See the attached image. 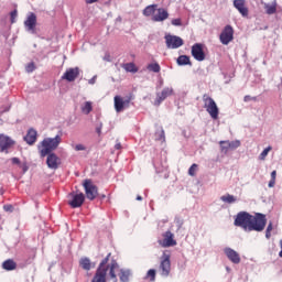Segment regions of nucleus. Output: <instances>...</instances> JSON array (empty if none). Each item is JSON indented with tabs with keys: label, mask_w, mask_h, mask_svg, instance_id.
<instances>
[{
	"label": "nucleus",
	"mask_w": 282,
	"mask_h": 282,
	"mask_svg": "<svg viewBox=\"0 0 282 282\" xmlns=\"http://www.w3.org/2000/svg\"><path fill=\"white\" fill-rule=\"evenodd\" d=\"M268 224V218H265L264 214L257 213L252 216L248 212H239L236 215L234 226L238 228H243L248 232H263L265 230V225Z\"/></svg>",
	"instance_id": "f257e3e1"
},
{
	"label": "nucleus",
	"mask_w": 282,
	"mask_h": 282,
	"mask_svg": "<svg viewBox=\"0 0 282 282\" xmlns=\"http://www.w3.org/2000/svg\"><path fill=\"white\" fill-rule=\"evenodd\" d=\"M63 142V139L59 134H57L55 138H46L44 139L41 144L39 145V151L41 153L42 158H45L46 155H50L52 151H56L58 149V144Z\"/></svg>",
	"instance_id": "f03ea898"
},
{
	"label": "nucleus",
	"mask_w": 282,
	"mask_h": 282,
	"mask_svg": "<svg viewBox=\"0 0 282 282\" xmlns=\"http://www.w3.org/2000/svg\"><path fill=\"white\" fill-rule=\"evenodd\" d=\"M203 102L204 108L206 109L207 113H209L213 120H218L219 118V107H217V102L207 94L203 95Z\"/></svg>",
	"instance_id": "7ed1b4c3"
},
{
	"label": "nucleus",
	"mask_w": 282,
	"mask_h": 282,
	"mask_svg": "<svg viewBox=\"0 0 282 282\" xmlns=\"http://www.w3.org/2000/svg\"><path fill=\"white\" fill-rule=\"evenodd\" d=\"M158 272L159 274H161V276H164V278L171 274V254L167 253L166 251H164L160 258Z\"/></svg>",
	"instance_id": "20e7f679"
},
{
	"label": "nucleus",
	"mask_w": 282,
	"mask_h": 282,
	"mask_svg": "<svg viewBox=\"0 0 282 282\" xmlns=\"http://www.w3.org/2000/svg\"><path fill=\"white\" fill-rule=\"evenodd\" d=\"M83 187L85 189V195L87 199H89L90 202H94V199L98 197V186L94 184V181H91V178L84 180Z\"/></svg>",
	"instance_id": "39448f33"
},
{
	"label": "nucleus",
	"mask_w": 282,
	"mask_h": 282,
	"mask_svg": "<svg viewBox=\"0 0 282 282\" xmlns=\"http://www.w3.org/2000/svg\"><path fill=\"white\" fill-rule=\"evenodd\" d=\"M163 239L158 240L159 246L161 248H173V246H177V240H175V235L171 232V230L162 234Z\"/></svg>",
	"instance_id": "423d86ee"
},
{
	"label": "nucleus",
	"mask_w": 282,
	"mask_h": 282,
	"mask_svg": "<svg viewBox=\"0 0 282 282\" xmlns=\"http://www.w3.org/2000/svg\"><path fill=\"white\" fill-rule=\"evenodd\" d=\"M235 39V30L230 24L226 25L219 35V41L223 45H228Z\"/></svg>",
	"instance_id": "0eeeda50"
},
{
	"label": "nucleus",
	"mask_w": 282,
	"mask_h": 282,
	"mask_svg": "<svg viewBox=\"0 0 282 282\" xmlns=\"http://www.w3.org/2000/svg\"><path fill=\"white\" fill-rule=\"evenodd\" d=\"M165 44L167 50H177L184 45V40L177 35H165Z\"/></svg>",
	"instance_id": "6e6552de"
},
{
	"label": "nucleus",
	"mask_w": 282,
	"mask_h": 282,
	"mask_svg": "<svg viewBox=\"0 0 282 282\" xmlns=\"http://www.w3.org/2000/svg\"><path fill=\"white\" fill-rule=\"evenodd\" d=\"M132 97H128L127 99L115 96L113 102H115V111L117 113H121V111H124V109H128L129 105H131Z\"/></svg>",
	"instance_id": "1a4fd4ad"
},
{
	"label": "nucleus",
	"mask_w": 282,
	"mask_h": 282,
	"mask_svg": "<svg viewBox=\"0 0 282 282\" xmlns=\"http://www.w3.org/2000/svg\"><path fill=\"white\" fill-rule=\"evenodd\" d=\"M192 56L195 61L202 63V61H206V53L204 52V44L195 43L192 46Z\"/></svg>",
	"instance_id": "9d476101"
},
{
	"label": "nucleus",
	"mask_w": 282,
	"mask_h": 282,
	"mask_svg": "<svg viewBox=\"0 0 282 282\" xmlns=\"http://www.w3.org/2000/svg\"><path fill=\"white\" fill-rule=\"evenodd\" d=\"M83 204H85V194H70V199L68 200L70 208H80Z\"/></svg>",
	"instance_id": "9b49d317"
},
{
	"label": "nucleus",
	"mask_w": 282,
	"mask_h": 282,
	"mask_svg": "<svg viewBox=\"0 0 282 282\" xmlns=\"http://www.w3.org/2000/svg\"><path fill=\"white\" fill-rule=\"evenodd\" d=\"M14 147V140L12 138L0 134V151L1 153H8V149H12Z\"/></svg>",
	"instance_id": "f8f14e48"
},
{
	"label": "nucleus",
	"mask_w": 282,
	"mask_h": 282,
	"mask_svg": "<svg viewBox=\"0 0 282 282\" xmlns=\"http://www.w3.org/2000/svg\"><path fill=\"white\" fill-rule=\"evenodd\" d=\"M78 76H80V68L74 67V68H68L62 76V79L67 80L68 83H74V80H76Z\"/></svg>",
	"instance_id": "ddd939ff"
},
{
	"label": "nucleus",
	"mask_w": 282,
	"mask_h": 282,
	"mask_svg": "<svg viewBox=\"0 0 282 282\" xmlns=\"http://www.w3.org/2000/svg\"><path fill=\"white\" fill-rule=\"evenodd\" d=\"M46 164L48 169H53V171H56L58 166H61V158L56 155L55 153H50L46 159Z\"/></svg>",
	"instance_id": "4468645a"
},
{
	"label": "nucleus",
	"mask_w": 282,
	"mask_h": 282,
	"mask_svg": "<svg viewBox=\"0 0 282 282\" xmlns=\"http://www.w3.org/2000/svg\"><path fill=\"white\" fill-rule=\"evenodd\" d=\"M224 252L226 257L229 259V261H231V263H236V264L241 263V257L237 251H235V249L227 247L224 249Z\"/></svg>",
	"instance_id": "2eb2a0df"
},
{
	"label": "nucleus",
	"mask_w": 282,
	"mask_h": 282,
	"mask_svg": "<svg viewBox=\"0 0 282 282\" xmlns=\"http://www.w3.org/2000/svg\"><path fill=\"white\" fill-rule=\"evenodd\" d=\"M24 28L29 31V32H34V30H36V14L31 12L29 13V15L26 17V20L24 21Z\"/></svg>",
	"instance_id": "dca6fc26"
},
{
	"label": "nucleus",
	"mask_w": 282,
	"mask_h": 282,
	"mask_svg": "<svg viewBox=\"0 0 282 282\" xmlns=\"http://www.w3.org/2000/svg\"><path fill=\"white\" fill-rule=\"evenodd\" d=\"M169 96H173V88H164L161 94H158L154 105H156V107H160V105H162V102H164V100H166Z\"/></svg>",
	"instance_id": "f3484780"
},
{
	"label": "nucleus",
	"mask_w": 282,
	"mask_h": 282,
	"mask_svg": "<svg viewBox=\"0 0 282 282\" xmlns=\"http://www.w3.org/2000/svg\"><path fill=\"white\" fill-rule=\"evenodd\" d=\"M234 8L240 12L241 17H248L249 10L246 6V0H234Z\"/></svg>",
	"instance_id": "a211bd4d"
},
{
	"label": "nucleus",
	"mask_w": 282,
	"mask_h": 282,
	"mask_svg": "<svg viewBox=\"0 0 282 282\" xmlns=\"http://www.w3.org/2000/svg\"><path fill=\"white\" fill-rule=\"evenodd\" d=\"M166 19H169V11H166V9L164 8L156 9V14L152 17V21H154L155 23L166 21Z\"/></svg>",
	"instance_id": "6ab92c4d"
},
{
	"label": "nucleus",
	"mask_w": 282,
	"mask_h": 282,
	"mask_svg": "<svg viewBox=\"0 0 282 282\" xmlns=\"http://www.w3.org/2000/svg\"><path fill=\"white\" fill-rule=\"evenodd\" d=\"M263 9L265 14L272 15V14H276V8H278V3L276 0H273L271 3L268 2H263Z\"/></svg>",
	"instance_id": "aec40b11"
},
{
	"label": "nucleus",
	"mask_w": 282,
	"mask_h": 282,
	"mask_svg": "<svg viewBox=\"0 0 282 282\" xmlns=\"http://www.w3.org/2000/svg\"><path fill=\"white\" fill-rule=\"evenodd\" d=\"M79 265L83 270H86L87 272H89L91 268H96V264L91 263V260L89 258H82L79 260Z\"/></svg>",
	"instance_id": "412c9836"
},
{
	"label": "nucleus",
	"mask_w": 282,
	"mask_h": 282,
	"mask_svg": "<svg viewBox=\"0 0 282 282\" xmlns=\"http://www.w3.org/2000/svg\"><path fill=\"white\" fill-rule=\"evenodd\" d=\"M36 130L34 129H30L26 133V135L24 137V140L26 143H29L30 145L34 144V142H36Z\"/></svg>",
	"instance_id": "4be33fe9"
},
{
	"label": "nucleus",
	"mask_w": 282,
	"mask_h": 282,
	"mask_svg": "<svg viewBox=\"0 0 282 282\" xmlns=\"http://www.w3.org/2000/svg\"><path fill=\"white\" fill-rule=\"evenodd\" d=\"M177 65L184 66L189 65V67L193 66V62H191V57L187 55H180L176 59Z\"/></svg>",
	"instance_id": "5701e85b"
},
{
	"label": "nucleus",
	"mask_w": 282,
	"mask_h": 282,
	"mask_svg": "<svg viewBox=\"0 0 282 282\" xmlns=\"http://www.w3.org/2000/svg\"><path fill=\"white\" fill-rule=\"evenodd\" d=\"M122 69L131 74H138V66L134 63H126L121 65Z\"/></svg>",
	"instance_id": "b1692460"
},
{
	"label": "nucleus",
	"mask_w": 282,
	"mask_h": 282,
	"mask_svg": "<svg viewBox=\"0 0 282 282\" xmlns=\"http://www.w3.org/2000/svg\"><path fill=\"white\" fill-rule=\"evenodd\" d=\"M3 270H7L8 272L14 270L17 268V262L12 259H8L2 263Z\"/></svg>",
	"instance_id": "393cba45"
},
{
	"label": "nucleus",
	"mask_w": 282,
	"mask_h": 282,
	"mask_svg": "<svg viewBox=\"0 0 282 282\" xmlns=\"http://www.w3.org/2000/svg\"><path fill=\"white\" fill-rule=\"evenodd\" d=\"M155 10H158V4L148 6V7L143 10V15H144V17L154 15V14H155Z\"/></svg>",
	"instance_id": "a878e982"
},
{
	"label": "nucleus",
	"mask_w": 282,
	"mask_h": 282,
	"mask_svg": "<svg viewBox=\"0 0 282 282\" xmlns=\"http://www.w3.org/2000/svg\"><path fill=\"white\" fill-rule=\"evenodd\" d=\"M131 276V271L121 269L119 272V279L121 282H129V278Z\"/></svg>",
	"instance_id": "bb28decb"
},
{
	"label": "nucleus",
	"mask_w": 282,
	"mask_h": 282,
	"mask_svg": "<svg viewBox=\"0 0 282 282\" xmlns=\"http://www.w3.org/2000/svg\"><path fill=\"white\" fill-rule=\"evenodd\" d=\"M148 72H153L154 74H160L162 67L159 63H151L147 66Z\"/></svg>",
	"instance_id": "cd10ccee"
},
{
	"label": "nucleus",
	"mask_w": 282,
	"mask_h": 282,
	"mask_svg": "<svg viewBox=\"0 0 282 282\" xmlns=\"http://www.w3.org/2000/svg\"><path fill=\"white\" fill-rule=\"evenodd\" d=\"M93 110H94V107L91 106V101H86L82 107V111L86 116H89V113H91Z\"/></svg>",
	"instance_id": "c85d7f7f"
},
{
	"label": "nucleus",
	"mask_w": 282,
	"mask_h": 282,
	"mask_svg": "<svg viewBox=\"0 0 282 282\" xmlns=\"http://www.w3.org/2000/svg\"><path fill=\"white\" fill-rule=\"evenodd\" d=\"M220 199L225 202V204H235V202H237V198L230 194L221 196Z\"/></svg>",
	"instance_id": "c756f323"
},
{
	"label": "nucleus",
	"mask_w": 282,
	"mask_h": 282,
	"mask_svg": "<svg viewBox=\"0 0 282 282\" xmlns=\"http://www.w3.org/2000/svg\"><path fill=\"white\" fill-rule=\"evenodd\" d=\"M229 151H235V149H239L241 147V141H228Z\"/></svg>",
	"instance_id": "7c9ffc66"
},
{
	"label": "nucleus",
	"mask_w": 282,
	"mask_h": 282,
	"mask_svg": "<svg viewBox=\"0 0 282 282\" xmlns=\"http://www.w3.org/2000/svg\"><path fill=\"white\" fill-rule=\"evenodd\" d=\"M219 144L221 153H228L230 151V147H228V141H220Z\"/></svg>",
	"instance_id": "2f4dec72"
},
{
	"label": "nucleus",
	"mask_w": 282,
	"mask_h": 282,
	"mask_svg": "<svg viewBox=\"0 0 282 282\" xmlns=\"http://www.w3.org/2000/svg\"><path fill=\"white\" fill-rule=\"evenodd\" d=\"M155 269H150L148 272H147V275H145V279H149L151 282L155 281Z\"/></svg>",
	"instance_id": "473e14b6"
},
{
	"label": "nucleus",
	"mask_w": 282,
	"mask_h": 282,
	"mask_svg": "<svg viewBox=\"0 0 282 282\" xmlns=\"http://www.w3.org/2000/svg\"><path fill=\"white\" fill-rule=\"evenodd\" d=\"M272 151V147H268L267 149H264L260 156L259 160H265V158H268V153H270Z\"/></svg>",
	"instance_id": "72a5a7b5"
},
{
	"label": "nucleus",
	"mask_w": 282,
	"mask_h": 282,
	"mask_svg": "<svg viewBox=\"0 0 282 282\" xmlns=\"http://www.w3.org/2000/svg\"><path fill=\"white\" fill-rule=\"evenodd\" d=\"M197 173V164L194 163L192 164V166L188 169V175H191V177H195V174Z\"/></svg>",
	"instance_id": "f704fd0d"
},
{
	"label": "nucleus",
	"mask_w": 282,
	"mask_h": 282,
	"mask_svg": "<svg viewBox=\"0 0 282 282\" xmlns=\"http://www.w3.org/2000/svg\"><path fill=\"white\" fill-rule=\"evenodd\" d=\"M28 74H32V72H34V69H36V67L34 66V63H29L25 67Z\"/></svg>",
	"instance_id": "c9c22d12"
},
{
	"label": "nucleus",
	"mask_w": 282,
	"mask_h": 282,
	"mask_svg": "<svg viewBox=\"0 0 282 282\" xmlns=\"http://www.w3.org/2000/svg\"><path fill=\"white\" fill-rule=\"evenodd\" d=\"M158 140L161 141V142H166V135L164 134V130H161L159 132Z\"/></svg>",
	"instance_id": "e433bc0d"
},
{
	"label": "nucleus",
	"mask_w": 282,
	"mask_h": 282,
	"mask_svg": "<svg viewBox=\"0 0 282 282\" xmlns=\"http://www.w3.org/2000/svg\"><path fill=\"white\" fill-rule=\"evenodd\" d=\"M10 17H11V23H17L18 11H17V10H13V11L10 13Z\"/></svg>",
	"instance_id": "4c0bfd02"
},
{
	"label": "nucleus",
	"mask_w": 282,
	"mask_h": 282,
	"mask_svg": "<svg viewBox=\"0 0 282 282\" xmlns=\"http://www.w3.org/2000/svg\"><path fill=\"white\" fill-rule=\"evenodd\" d=\"M75 151H87V147H85L84 144H76L74 147Z\"/></svg>",
	"instance_id": "58836bf2"
},
{
	"label": "nucleus",
	"mask_w": 282,
	"mask_h": 282,
	"mask_svg": "<svg viewBox=\"0 0 282 282\" xmlns=\"http://www.w3.org/2000/svg\"><path fill=\"white\" fill-rule=\"evenodd\" d=\"M250 100L257 101V97H251L250 95H246L243 98L245 102H250Z\"/></svg>",
	"instance_id": "ea45409f"
},
{
	"label": "nucleus",
	"mask_w": 282,
	"mask_h": 282,
	"mask_svg": "<svg viewBox=\"0 0 282 282\" xmlns=\"http://www.w3.org/2000/svg\"><path fill=\"white\" fill-rule=\"evenodd\" d=\"M14 207H12V205H4L3 206V210H6L7 213H12V209H13Z\"/></svg>",
	"instance_id": "a19ab883"
},
{
	"label": "nucleus",
	"mask_w": 282,
	"mask_h": 282,
	"mask_svg": "<svg viewBox=\"0 0 282 282\" xmlns=\"http://www.w3.org/2000/svg\"><path fill=\"white\" fill-rule=\"evenodd\" d=\"M172 25H182V20L181 19L172 20Z\"/></svg>",
	"instance_id": "79ce46f5"
},
{
	"label": "nucleus",
	"mask_w": 282,
	"mask_h": 282,
	"mask_svg": "<svg viewBox=\"0 0 282 282\" xmlns=\"http://www.w3.org/2000/svg\"><path fill=\"white\" fill-rule=\"evenodd\" d=\"M276 184V180L271 178L269 182V188H274V185Z\"/></svg>",
	"instance_id": "37998d69"
},
{
	"label": "nucleus",
	"mask_w": 282,
	"mask_h": 282,
	"mask_svg": "<svg viewBox=\"0 0 282 282\" xmlns=\"http://www.w3.org/2000/svg\"><path fill=\"white\" fill-rule=\"evenodd\" d=\"M12 164H21V160L19 158L11 159Z\"/></svg>",
	"instance_id": "c03bdc74"
},
{
	"label": "nucleus",
	"mask_w": 282,
	"mask_h": 282,
	"mask_svg": "<svg viewBox=\"0 0 282 282\" xmlns=\"http://www.w3.org/2000/svg\"><path fill=\"white\" fill-rule=\"evenodd\" d=\"M271 180H276V170L271 172Z\"/></svg>",
	"instance_id": "a18cd8bd"
},
{
	"label": "nucleus",
	"mask_w": 282,
	"mask_h": 282,
	"mask_svg": "<svg viewBox=\"0 0 282 282\" xmlns=\"http://www.w3.org/2000/svg\"><path fill=\"white\" fill-rule=\"evenodd\" d=\"M272 230H273L272 223H269V225L267 227V231L272 232Z\"/></svg>",
	"instance_id": "49530a36"
},
{
	"label": "nucleus",
	"mask_w": 282,
	"mask_h": 282,
	"mask_svg": "<svg viewBox=\"0 0 282 282\" xmlns=\"http://www.w3.org/2000/svg\"><path fill=\"white\" fill-rule=\"evenodd\" d=\"M265 237H267V239H270L271 237H272V231H265Z\"/></svg>",
	"instance_id": "de8ad7c7"
},
{
	"label": "nucleus",
	"mask_w": 282,
	"mask_h": 282,
	"mask_svg": "<svg viewBox=\"0 0 282 282\" xmlns=\"http://www.w3.org/2000/svg\"><path fill=\"white\" fill-rule=\"evenodd\" d=\"M115 149L120 150L122 149V145L120 143H116Z\"/></svg>",
	"instance_id": "09e8293b"
},
{
	"label": "nucleus",
	"mask_w": 282,
	"mask_h": 282,
	"mask_svg": "<svg viewBox=\"0 0 282 282\" xmlns=\"http://www.w3.org/2000/svg\"><path fill=\"white\" fill-rule=\"evenodd\" d=\"M280 248H281V251L279 252V257H281L282 259V240L280 241Z\"/></svg>",
	"instance_id": "8fccbe9b"
},
{
	"label": "nucleus",
	"mask_w": 282,
	"mask_h": 282,
	"mask_svg": "<svg viewBox=\"0 0 282 282\" xmlns=\"http://www.w3.org/2000/svg\"><path fill=\"white\" fill-rule=\"evenodd\" d=\"M96 131H97L98 135H100V133H101V131H102V128L99 127V128L96 129Z\"/></svg>",
	"instance_id": "3c124183"
},
{
	"label": "nucleus",
	"mask_w": 282,
	"mask_h": 282,
	"mask_svg": "<svg viewBox=\"0 0 282 282\" xmlns=\"http://www.w3.org/2000/svg\"><path fill=\"white\" fill-rule=\"evenodd\" d=\"M86 1V3H96V1H98V0H85Z\"/></svg>",
	"instance_id": "603ef678"
},
{
	"label": "nucleus",
	"mask_w": 282,
	"mask_h": 282,
	"mask_svg": "<svg viewBox=\"0 0 282 282\" xmlns=\"http://www.w3.org/2000/svg\"><path fill=\"white\" fill-rule=\"evenodd\" d=\"M137 202H142V196L138 195L137 196Z\"/></svg>",
	"instance_id": "864d4df0"
},
{
	"label": "nucleus",
	"mask_w": 282,
	"mask_h": 282,
	"mask_svg": "<svg viewBox=\"0 0 282 282\" xmlns=\"http://www.w3.org/2000/svg\"><path fill=\"white\" fill-rule=\"evenodd\" d=\"M26 171H28V165H24L23 166V172L26 173Z\"/></svg>",
	"instance_id": "5fc2aeb1"
}]
</instances>
